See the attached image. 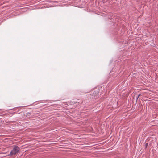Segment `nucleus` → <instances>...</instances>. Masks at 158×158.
I'll list each match as a JSON object with an SVG mask.
<instances>
[{
	"label": "nucleus",
	"instance_id": "obj_4",
	"mask_svg": "<svg viewBox=\"0 0 158 158\" xmlns=\"http://www.w3.org/2000/svg\"><path fill=\"white\" fill-rule=\"evenodd\" d=\"M148 143H146V145H146V147L148 146Z\"/></svg>",
	"mask_w": 158,
	"mask_h": 158
},
{
	"label": "nucleus",
	"instance_id": "obj_2",
	"mask_svg": "<svg viewBox=\"0 0 158 158\" xmlns=\"http://www.w3.org/2000/svg\"><path fill=\"white\" fill-rule=\"evenodd\" d=\"M98 94L99 95V94L96 91H94L92 94L90 95V97L91 98H97V96L98 95Z\"/></svg>",
	"mask_w": 158,
	"mask_h": 158
},
{
	"label": "nucleus",
	"instance_id": "obj_1",
	"mask_svg": "<svg viewBox=\"0 0 158 158\" xmlns=\"http://www.w3.org/2000/svg\"><path fill=\"white\" fill-rule=\"evenodd\" d=\"M20 148L17 146H15L13 149L11 151L10 155H15L18 153L19 151Z\"/></svg>",
	"mask_w": 158,
	"mask_h": 158
},
{
	"label": "nucleus",
	"instance_id": "obj_3",
	"mask_svg": "<svg viewBox=\"0 0 158 158\" xmlns=\"http://www.w3.org/2000/svg\"><path fill=\"white\" fill-rule=\"evenodd\" d=\"M140 94H139V95H138V96L137 97V99L138 98H139V96H140Z\"/></svg>",
	"mask_w": 158,
	"mask_h": 158
}]
</instances>
